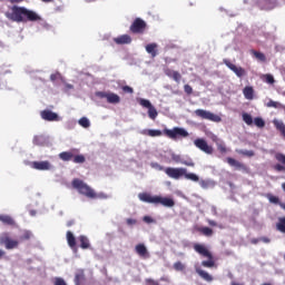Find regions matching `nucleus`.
<instances>
[{
  "label": "nucleus",
  "mask_w": 285,
  "mask_h": 285,
  "mask_svg": "<svg viewBox=\"0 0 285 285\" xmlns=\"http://www.w3.org/2000/svg\"><path fill=\"white\" fill-rule=\"evenodd\" d=\"M73 225H75V220H69V222H67L68 228H70V226H73Z\"/></svg>",
  "instance_id": "60"
},
{
  "label": "nucleus",
  "mask_w": 285,
  "mask_h": 285,
  "mask_svg": "<svg viewBox=\"0 0 285 285\" xmlns=\"http://www.w3.org/2000/svg\"><path fill=\"white\" fill-rule=\"evenodd\" d=\"M227 164L233 168H236V170H248V167L245 164L239 163V160H236L235 158L227 157Z\"/></svg>",
  "instance_id": "17"
},
{
  "label": "nucleus",
  "mask_w": 285,
  "mask_h": 285,
  "mask_svg": "<svg viewBox=\"0 0 285 285\" xmlns=\"http://www.w3.org/2000/svg\"><path fill=\"white\" fill-rule=\"evenodd\" d=\"M194 146L198 148V150H202V153H205V155H213V153H215L213 146L208 145V141L204 138H196Z\"/></svg>",
  "instance_id": "8"
},
{
  "label": "nucleus",
  "mask_w": 285,
  "mask_h": 285,
  "mask_svg": "<svg viewBox=\"0 0 285 285\" xmlns=\"http://www.w3.org/2000/svg\"><path fill=\"white\" fill-rule=\"evenodd\" d=\"M223 63L229 68V70H232V72H234L236 75V77H238L239 79H242V77H246V69H244L243 67H237L235 66L233 62H230V60L228 59H224Z\"/></svg>",
  "instance_id": "10"
},
{
  "label": "nucleus",
  "mask_w": 285,
  "mask_h": 285,
  "mask_svg": "<svg viewBox=\"0 0 285 285\" xmlns=\"http://www.w3.org/2000/svg\"><path fill=\"white\" fill-rule=\"evenodd\" d=\"M275 159L279 161V164H283L285 166V155L282 153H277L275 155Z\"/></svg>",
  "instance_id": "41"
},
{
  "label": "nucleus",
  "mask_w": 285,
  "mask_h": 285,
  "mask_svg": "<svg viewBox=\"0 0 285 285\" xmlns=\"http://www.w3.org/2000/svg\"><path fill=\"white\" fill-rule=\"evenodd\" d=\"M267 106H268V108H278L279 102L274 101V100H269V101L267 102Z\"/></svg>",
  "instance_id": "50"
},
{
  "label": "nucleus",
  "mask_w": 285,
  "mask_h": 285,
  "mask_svg": "<svg viewBox=\"0 0 285 285\" xmlns=\"http://www.w3.org/2000/svg\"><path fill=\"white\" fill-rule=\"evenodd\" d=\"M78 124L82 128H90V120L88 118H86V117L80 118Z\"/></svg>",
  "instance_id": "36"
},
{
  "label": "nucleus",
  "mask_w": 285,
  "mask_h": 285,
  "mask_svg": "<svg viewBox=\"0 0 285 285\" xmlns=\"http://www.w3.org/2000/svg\"><path fill=\"white\" fill-rule=\"evenodd\" d=\"M135 250L137 255H139V257H141L142 259L150 258V253L148 252V248L146 247V245H144V243L136 245Z\"/></svg>",
  "instance_id": "12"
},
{
  "label": "nucleus",
  "mask_w": 285,
  "mask_h": 285,
  "mask_svg": "<svg viewBox=\"0 0 285 285\" xmlns=\"http://www.w3.org/2000/svg\"><path fill=\"white\" fill-rule=\"evenodd\" d=\"M163 134L174 140L177 139V137H188L186 129L180 127H175L173 129L165 128L163 131L159 129H147L142 131V135H147V137H161Z\"/></svg>",
  "instance_id": "2"
},
{
  "label": "nucleus",
  "mask_w": 285,
  "mask_h": 285,
  "mask_svg": "<svg viewBox=\"0 0 285 285\" xmlns=\"http://www.w3.org/2000/svg\"><path fill=\"white\" fill-rule=\"evenodd\" d=\"M114 42L117 46H128L132 43V38L129 35H121V36H118L117 38H114Z\"/></svg>",
  "instance_id": "15"
},
{
  "label": "nucleus",
  "mask_w": 285,
  "mask_h": 285,
  "mask_svg": "<svg viewBox=\"0 0 285 285\" xmlns=\"http://www.w3.org/2000/svg\"><path fill=\"white\" fill-rule=\"evenodd\" d=\"M9 21L16 23H28V21H41V17L37 12L26 7L13 6L10 12L4 13Z\"/></svg>",
  "instance_id": "1"
},
{
  "label": "nucleus",
  "mask_w": 285,
  "mask_h": 285,
  "mask_svg": "<svg viewBox=\"0 0 285 285\" xmlns=\"http://www.w3.org/2000/svg\"><path fill=\"white\" fill-rule=\"evenodd\" d=\"M40 116L45 121H59V115H57L52 110H42L40 112Z\"/></svg>",
  "instance_id": "14"
},
{
  "label": "nucleus",
  "mask_w": 285,
  "mask_h": 285,
  "mask_svg": "<svg viewBox=\"0 0 285 285\" xmlns=\"http://www.w3.org/2000/svg\"><path fill=\"white\" fill-rule=\"evenodd\" d=\"M146 28H148L146 21L141 18H136L130 24L129 31L131 35H144V32H146Z\"/></svg>",
  "instance_id": "7"
},
{
  "label": "nucleus",
  "mask_w": 285,
  "mask_h": 285,
  "mask_svg": "<svg viewBox=\"0 0 285 285\" xmlns=\"http://www.w3.org/2000/svg\"><path fill=\"white\" fill-rule=\"evenodd\" d=\"M243 121H245L247 126H253V116H250V114L244 112Z\"/></svg>",
  "instance_id": "34"
},
{
  "label": "nucleus",
  "mask_w": 285,
  "mask_h": 285,
  "mask_svg": "<svg viewBox=\"0 0 285 285\" xmlns=\"http://www.w3.org/2000/svg\"><path fill=\"white\" fill-rule=\"evenodd\" d=\"M261 242H264L265 244H271V238L268 237H262Z\"/></svg>",
  "instance_id": "58"
},
{
  "label": "nucleus",
  "mask_w": 285,
  "mask_h": 285,
  "mask_svg": "<svg viewBox=\"0 0 285 285\" xmlns=\"http://www.w3.org/2000/svg\"><path fill=\"white\" fill-rule=\"evenodd\" d=\"M237 153H238V155H243V157H255V151H253V150L240 149Z\"/></svg>",
  "instance_id": "39"
},
{
  "label": "nucleus",
  "mask_w": 285,
  "mask_h": 285,
  "mask_svg": "<svg viewBox=\"0 0 285 285\" xmlns=\"http://www.w3.org/2000/svg\"><path fill=\"white\" fill-rule=\"evenodd\" d=\"M53 285H68V283H66V281L61 277H56L53 279Z\"/></svg>",
  "instance_id": "44"
},
{
  "label": "nucleus",
  "mask_w": 285,
  "mask_h": 285,
  "mask_svg": "<svg viewBox=\"0 0 285 285\" xmlns=\"http://www.w3.org/2000/svg\"><path fill=\"white\" fill-rule=\"evenodd\" d=\"M122 92H127L128 95H132V92H135V89H132V87H130V86H124L122 87Z\"/></svg>",
  "instance_id": "47"
},
{
  "label": "nucleus",
  "mask_w": 285,
  "mask_h": 285,
  "mask_svg": "<svg viewBox=\"0 0 285 285\" xmlns=\"http://www.w3.org/2000/svg\"><path fill=\"white\" fill-rule=\"evenodd\" d=\"M183 166H189L190 168H195V164L193 161L184 160L181 161Z\"/></svg>",
  "instance_id": "53"
},
{
  "label": "nucleus",
  "mask_w": 285,
  "mask_h": 285,
  "mask_svg": "<svg viewBox=\"0 0 285 285\" xmlns=\"http://www.w3.org/2000/svg\"><path fill=\"white\" fill-rule=\"evenodd\" d=\"M165 173L167 176H169L171 179H179L180 177H184L186 175V168H173L167 167L165 169Z\"/></svg>",
  "instance_id": "11"
},
{
  "label": "nucleus",
  "mask_w": 285,
  "mask_h": 285,
  "mask_svg": "<svg viewBox=\"0 0 285 285\" xmlns=\"http://www.w3.org/2000/svg\"><path fill=\"white\" fill-rule=\"evenodd\" d=\"M6 257V250L0 249V259H3Z\"/></svg>",
  "instance_id": "59"
},
{
  "label": "nucleus",
  "mask_w": 285,
  "mask_h": 285,
  "mask_svg": "<svg viewBox=\"0 0 285 285\" xmlns=\"http://www.w3.org/2000/svg\"><path fill=\"white\" fill-rule=\"evenodd\" d=\"M75 285H82L86 282V272L83 269H78L75 274Z\"/></svg>",
  "instance_id": "20"
},
{
  "label": "nucleus",
  "mask_w": 285,
  "mask_h": 285,
  "mask_svg": "<svg viewBox=\"0 0 285 285\" xmlns=\"http://www.w3.org/2000/svg\"><path fill=\"white\" fill-rule=\"evenodd\" d=\"M145 285H159V282L153 279V278H146Z\"/></svg>",
  "instance_id": "48"
},
{
  "label": "nucleus",
  "mask_w": 285,
  "mask_h": 285,
  "mask_svg": "<svg viewBox=\"0 0 285 285\" xmlns=\"http://www.w3.org/2000/svg\"><path fill=\"white\" fill-rule=\"evenodd\" d=\"M198 232L205 237H213V228L210 227H200L198 228Z\"/></svg>",
  "instance_id": "32"
},
{
  "label": "nucleus",
  "mask_w": 285,
  "mask_h": 285,
  "mask_svg": "<svg viewBox=\"0 0 285 285\" xmlns=\"http://www.w3.org/2000/svg\"><path fill=\"white\" fill-rule=\"evenodd\" d=\"M121 98L119 97V95L115 94V92H109L107 96V102L108 104H120Z\"/></svg>",
  "instance_id": "24"
},
{
  "label": "nucleus",
  "mask_w": 285,
  "mask_h": 285,
  "mask_svg": "<svg viewBox=\"0 0 285 285\" xmlns=\"http://www.w3.org/2000/svg\"><path fill=\"white\" fill-rule=\"evenodd\" d=\"M174 268H175L176 271H185V269H186V265H184V263H181V262H176V263L174 264Z\"/></svg>",
  "instance_id": "43"
},
{
  "label": "nucleus",
  "mask_w": 285,
  "mask_h": 285,
  "mask_svg": "<svg viewBox=\"0 0 285 285\" xmlns=\"http://www.w3.org/2000/svg\"><path fill=\"white\" fill-rule=\"evenodd\" d=\"M67 244L71 248H76L77 246V238H75V234H72L70 230L67 232Z\"/></svg>",
  "instance_id": "23"
},
{
  "label": "nucleus",
  "mask_w": 285,
  "mask_h": 285,
  "mask_svg": "<svg viewBox=\"0 0 285 285\" xmlns=\"http://www.w3.org/2000/svg\"><path fill=\"white\" fill-rule=\"evenodd\" d=\"M50 79H51V81H56V80H57V75L52 73V75L50 76Z\"/></svg>",
  "instance_id": "62"
},
{
  "label": "nucleus",
  "mask_w": 285,
  "mask_h": 285,
  "mask_svg": "<svg viewBox=\"0 0 285 285\" xmlns=\"http://www.w3.org/2000/svg\"><path fill=\"white\" fill-rule=\"evenodd\" d=\"M243 95H244L245 99H248L250 101L255 97V89H253V87H250V86H246L243 89Z\"/></svg>",
  "instance_id": "22"
},
{
  "label": "nucleus",
  "mask_w": 285,
  "mask_h": 285,
  "mask_svg": "<svg viewBox=\"0 0 285 285\" xmlns=\"http://www.w3.org/2000/svg\"><path fill=\"white\" fill-rule=\"evenodd\" d=\"M254 124L257 126V128H264V126H266V121H264V119L261 117H256L254 119Z\"/></svg>",
  "instance_id": "40"
},
{
  "label": "nucleus",
  "mask_w": 285,
  "mask_h": 285,
  "mask_svg": "<svg viewBox=\"0 0 285 285\" xmlns=\"http://www.w3.org/2000/svg\"><path fill=\"white\" fill-rule=\"evenodd\" d=\"M32 237V233L24 232L22 236H20V242H28Z\"/></svg>",
  "instance_id": "42"
},
{
  "label": "nucleus",
  "mask_w": 285,
  "mask_h": 285,
  "mask_svg": "<svg viewBox=\"0 0 285 285\" xmlns=\"http://www.w3.org/2000/svg\"><path fill=\"white\" fill-rule=\"evenodd\" d=\"M146 51L148 55H151V57H157V43H149L146 46Z\"/></svg>",
  "instance_id": "25"
},
{
  "label": "nucleus",
  "mask_w": 285,
  "mask_h": 285,
  "mask_svg": "<svg viewBox=\"0 0 285 285\" xmlns=\"http://www.w3.org/2000/svg\"><path fill=\"white\" fill-rule=\"evenodd\" d=\"M138 198L140 202H145V204H161V206H165L166 208H173V206H175V200L173 198L153 196L148 193L138 194Z\"/></svg>",
  "instance_id": "3"
},
{
  "label": "nucleus",
  "mask_w": 285,
  "mask_h": 285,
  "mask_svg": "<svg viewBox=\"0 0 285 285\" xmlns=\"http://www.w3.org/2000/svg\"><path fill=\"white\" fill-rule=\"evenodd\" d=\"M184 90L186 95H193V87L190 85H185Z\"/></svg>",
  "instance_id": "51"
},
{
  "label": "nucleus",
  "mask_w": 285,
  "mask_h": 285,
  "mask_svg": "<svg viewBox=\"0 0 285 285\" xmlns=\"http://www.w3.org/2000/svg\"><path fill=\"white\" fill-rule=\"evenodd\" d=\"M138 104H139L140 106H142V108H148V109L153 106V104L150 102V100L144 99V98H140V99L138 100Z\"/></svg>",
  "instance_id": "38"
},
{
  "label": "nucleus",
  "mask_w": 285,
  "mask_h": 285,
  "mask_svg": "<svg viewBox=\"0 0 285 285\" xmlns=\"http://www.w3.org/2000/svg\"><path fill=\"white\" fill-rule=\"evenodd\" d=\"M75 153H77V149H71L69 151H62L59 154V159H61V161H72V159L75 157Z\"/></svg>",
  "instance_id": "19"
},
{
  "label": "nucleus",
  "mask_w": 285,
  "mask_h": 285,
  "mask_svg": "<svg viewBox=\"0 0 285 285\" xmlns=\"http://www.w3.org/2000/svg\"><path fill=\"white\" fill-rule=\"evenodd\" d=\"M75 86L70 85V83H65V92H69V90H73Z\"/></svg>",
  "instance_id": "54"
},
{
  "label": "nucleus",
  "mask_w": 285,
  "mask_h": 285,
  "mask_svg": "<svg viewBox=\"0 0 285 285\" xmlns=\"http://www.w3.org/2000/svg\"><path fill=\"white\" fill-rule=\"evenodd\" d=\"M195 115L196 117H200V119H207V121H214L215 124L222 121V117L204 109H196Z\"/></svg>",
  "instance_id": "9"
},
{
  "label": "nucleus",
  "mask_w": 285,
  "mask_h": 285,
  "mask_svg": "<svg viewBox=\"0 0 285 285\" xmlns=\"http://www.w3.org/2000/svg\"><path fill=\"white\" fill-rule=\"evenodd\" d=\"M267 83H275V78L272 75H266Z\"/></svg>",
  "instance_id": "52"
},
{
  "label": "nucleus",
  "mask_w": 285,
  "mask_h": 285,
  "mask_svg": "<svg viewBox=\"0 0 285 285\" xmlns=\"http://www.w3.org/2000/svg\"><path fill=\"white\" fill-rule=\"evenodd\" d=\"M164 72L166 77H169V79L175 80L176 83H179L181 81V73H179V71H175L170 68H165Z\"/></svg>",
  "instance_id": "16"
},
{
  "label": "nucleus",
  "mask_w": 285,
  "mask_h": 285,
  "mask_svg": "<svg viewBox=\"0 0 285 285\" xmlns=\"http://www.w3.org/2000/svg\"><path fill=\"white\" fill-rule=\"evenodd\" d=\"M127 224H128V226H135V224H137V220L132 219V218H128Z\"/></svg>",
  "instance_id": "55"
},
{
  "label": "nucleus",
  "mask_w": 285,
  "mask_h": 285,
  "mask_svg": "<svg viewBox=\"0 0 285 285\" xmlns=\"http://www.w3.org/2000/svg\"><path fill=\"white\" fill-rule=\"evenodd\" d=\"M79 242H80V248L86 250V248H90V240L86 236H79Z\"/></svg>",
  "instance_id": "26"
},
{
  "label": "nucleus",
  "mask_w": 285,
  "mask_h": 285,
  "mask_svg": "<svg viewBox=\"0 0 285 285\" xmlns=\"http://www.w3.org/2000/svg\"><path fill=\"white\" fill-rule=\"evenodd\" d=\"M252 55L255 56V58L258 59V61H266V55L259 51L252 50Z\"/></svg>",
  "instance_id": "35"
},
{
  "label": "nucleus",
  "mask_w": 285,
  "mask_h": 285,
  "mask_svg": "<svg viewBox=\"0 0 285 285\" xmlns=\"http://www.w3.org/2000/svg\"><path fill=\"white\" fill-rule=\"evenodd\" d=\"M142 222H145V224H155V219L150 216H144Z\"/></svg>",
  "instance_id": "49"
},
{
  "label": "nucleus",
  "mask_w": 285,
  "mask_h": 285,
  "mask_svg": "<svg viewBox=\"0 0 285 285\" xmlns=\"http://www.w3.org/2000/svg\"><path fill=\"white\" fill-rule=\"evenodd\" d=\"M0 222L4 226H16L17 225V223L14 222V218H12V216L6 215V214L0 215Z\"/></svg>",
  "instance_id": "21"
},
{
  "label": "nucleus",
  "mask_w": 285,
  "mask_h": 285,
  "mask_svg": "<svg viewBox=\"0 0 285 285\" xmlns=\"http://www.w3.org/2000/svg\"><path fill=\"white\" fill-rule=\"evenodd\" d=\"M33 144H35V146H43V144H46V136H43V135L35 136Z\"/></svg>",
  "instance_id": "31"
},
{
  "label": "nucleus",
  "mask_w": 285,
  "mask_h": 285,
  "mask_svg": "<svg viewBox=\"0 0 285 285\" xmlns=\"http://www.w3.org/2000/svg\"><path fill=\"white\" fill-rule=\"evenodd\" d=\"M193 248L195 253L207 259L202 262V266H204V268H215V257L213 256V253L208 250V247H206V245L195 243L193 245Z\"/></svg>",
  "instance_id": "4"
},
{
  "label": "nucleus",
  "mask_w": 285,
  "mask_h": 285,
  "mask_svg": "<svg viewBox=\"0 0 285 285\" xmlns=\"http://www.w3.org/2000/svg\"><path fill=\"white\" fill-rule=\"evenodd\" d=\"M185 179H189V181H199V176H197V174H193L189 173L188 174V169H185V174H184Z\"/></svg>",
  "instance_id": "29"
},
{
  "label": "nucleus",
  "mask_w": 285,
  "mask_h": 285,
  "mask_svg": "<svg viewBox=\"0 0 285 285\" xmlns=\"http://www.w3.org/2000/svg\"><path fill=\"white\" fill-rule=\"evenodd\" d=\"M110 92H106V91H98L96 92V96H98L100 99H108V95Z\"/></svg>",
  "instance_id": "45"
},
{
  "label": "nucleus",
  "mask_w": 285,
  "mask_h": 285,
  "mask_svg": "<svg viewBox=\"0 0 285 285\" xmlns=\"http://www.w3.org/2000/svg\"><path fill=\"white\" fill-rule=\"evenodd\" d=\"M276 230H278V233L285 234V217L278 218V222L276 223Z\"/></svg>",
  "instance_id": "28"
},
{
  "label": "nucleus",
  "mask_w": 285,
  "mask_h": 285,
  "mask_svg": "<svg viewBox=\"0 0 285 285\" xmlns=\"http://www.w3.org/2000/svg\"><path fill=\"white\" fill-rule=\"evenodd\" d=\"M217 150L220 151L222 155H226L228 153V148H226V145L224 141L217 142Z\"/></svg>",
  "instance_id": "37"
},
{
  "label": "nucleus",
  "mask_w": 285,
  "mask_h": 285,
  "mask_svg": "<svg viewBox=\"0 0 285 285\" xmlns=\"http://www.w3.org/2000/svg\"><path fill=\"white\" fill-rule=\"evenodd\" d=\"M230 285H244V283L232 282Z\"/></svg>",
  "instance_id": "63"
},
{
  "label": "nucleus",
  "mask_w": 285,
  "mask_h": 285,
  "mask_svg": "<svg viewBox=\"0 0 285 285\" xmlns=\"http://www.w3.org/2000/svg\"><path fill=\"white\" fill-rule=\"evenodd\" d=\"M274 170H277V173H285V166L281 164H276L274 166Z\"/></svg>",
  "instance_id": "46"
},
{
  "label": "nucleus",
  "mask_w": 285,
  "mask_h": 285,
  "mask_svg": "<svg viewBox=\"0 0 285 285\" xmlns=\"http://www.w3.org/2000/svg\"><path fill=\"white\" fill-rule=\"evenodd\" d=\"M199 185H200L203 188H208V181H206V180H200V181H199Z\"/></svg>",
  "instance_id": "57"
},
{
  "label": "nucleus",
  "mask_w": 285,
  "mask_h": 285,
  "mask_svg": "<svg viewBox=\"0 0 285 285\" xmlns=\"http://www.w3.org/2000/svg\"><path fill=\"white\" fill-rule=\"evenodd\" d=\"M266 198L268 199L269 204H275L276 206H281L282 204V202L279 200V197L273 194H267Z\"/></svg>",
  "instance_id": "30"
},
{
  "label": "nucleus",
  "mask_w": 285,
  "mask_h": 285,
  "mask_svg": "<svg viewBox=\"0 0 285 285\" xmlns=\"http://www.w3.org/2000/svg\"><path fill=\"white\" fill-rule=\"evenodd\" d=\"M279 207L283 208V210H285V204L284 203H281Z\"/></svg>",
  "instance_id": "64"
},
{
  "label": "nucleus",
  "mask_w": 285,
  "mask_h": 285,
  "mask_svg": "<svg viewBox=\"0 0 285 285\" xmlns=\"http://www.w3.org/2000/svg\"><path fill=\"white\" fill-rule=\"evenodd\" d=\"M77 153H79L78 150L77 151H73V164H86V156L83 155H77Z\"/></svg>",
  "instance_id": "27"
},
{
  "label": "nucleus",
  "mask_w": 285,
  "mask_h": 285,
  "mask_svg": "<svg viewBox=\"0 0 285 285\" xmlns=\"http://www.w3.org/2000/svg\"><path fill=\"white\" fill-rule=\"evenodd\" d=\"M212 141H214V144H216V146H217V144L222 142V140H219V138L217 136H213Z\"/></svg>",
  "instance_id": "56"
},
{
  "label": "nucleus",
  "mask_w": 285,
  "mask_h": 285,
  "mask_svg": "<svg viewBox=\"0 0 285 285\" xmlns=\"http://www.w3.org/2000/svg\"><path fill=\"white\" fill-rule=\"evenodd\" d=\"M31 168H33L35 170H50L52 168V165L48 160L33 161L31 163Z\"/></svg>",
  "instance_id": "13"
},
{
  "label": "nucleus",
  "mask_w": 285,
  "mask_h": 285,
  "mask_svg": "<svg viewBox=\"0 0 285 285\" xmlns=\"http://www.w3.org/2000/svg\"><path fill=\"white\" fill-rule=\"evenodd\" d=\"M208 224H209V226H217V222H215V220H209Z\"/></svg>",
  "instance_id": "61"
},
{
  "label": "nucleus",
  "mask_w": 285,
  "mask_h": 285,
  "mask_svg": "<svg viewBox=\"0 0 285 285\" xmlns=\"http://www.w3.org/2000/svg\"><path fill=\"white\" fill-rule=\"evenodd\" d=\"M72 188L78 190L79 195H83V197H87L88 199H97L98 195L88 184H86L83 180L75 178L71 181Z\"/></svg>",
  "instance_id": "5"
},
{
  "label": "nucleus",
  "mask_w": 285,
  "mask_h": 285,
  "mask_svg": "<svg viewBox=\"0 0 285 285\" xmlns=\"http://www.w3.org/2000/svg\"><path fill=\"white\" fill-rule=\"evenodd\" d=\"M0 246H4L7 250H13V248H19V240L10 237L9 233H4L0 236Z\"/></svg>",
  "instance_id": "6"
},
{
  "label": "nucleus",
  "mask_w": 285,
  "mask_h": 285,
  "mask_svg": "<svg viewBox=\"0 0 285 285\" xmlns=\"http://www.w3.org/2000/svg\"><path fill=\"white\" fill-rule=\"evenodd\" d=\"M159 115V112H157V109L155 108V106H150L149 108H148V117H149V119H153V120H155V119H157V116Z\"/></svg>",
  "instance_id": "33"
},
{
  "label": "nucleus",
  "mask_w": 285,
  "mask_h": 285,
  "mask_svg": "<svg viewBox=\"0 0 285 285\" xmlns=\"http://www.w3.org/2000/svg\"><path fill=\"white\" fill-rule=\"evenodd\" d=\"M195 271H196L197 275H199V277L202 279H204V282L210 283V282H213V279H215L213 277V275H210L208 272L202 269L200 267H196Z\"/></svg>",
  "instance_id": "18"
}]
</instances>
